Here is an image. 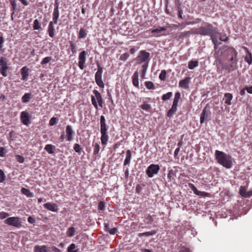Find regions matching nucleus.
Masks as SVG:
<instances>
[{
    "mask_svg": "<svg viewBox=\"0 0 252 252\" xmlns=\"http://www.w3.org/2000/svg\"><path fill=\"white\" fill-rule=\"evenodd\" d=\"M180 149L179 147H178L175 149V150L174 151V156L175 157H176L178 156L179 152L180 151Z\"/></svg>",
    "mask_w": 252,
    "mask_h": 252,
    "instance_id": "obj_64",
    "label": "nucleus"
},
{
    "mask_svg": "<svg viewBox=\"0 0 252 252\" xmlns=\"http://www.w3.org/2000/svg\"><path fill=\"white\" fill-rule=\"evenodd\" d=\"M141 108L147 111H148L150 110V109L151 108V105L148 103H144L141 105Z\"/></svg>",
    "mask_w": 252,
    "mask_h": 252,
    "instance_id": "obj_44",
    "label": "nucleus"
},
{
    "mask_svg": "<svg viewBox=\"0 0 252 252\" xmlns=\"http://www.w3.org/2000/svg\"><path fill=\"white\" fill-rule=\"evenodd\" d=\"M70 46L71 47V52L73 53H75L77 50L75 45L72 42H70Z\"/></svg>",
    "mask_w": 252,
    "mask_h": 252,
    "instance_id": "obj_56",
    "label": "nucleus"
},
{
    "mask_svg": "<svg viewBox=\"0 0 252 252\" xmlns=\"http://www.w3.org/2000/svg\"><path fill=\"white\" fill-rule=\"evenodd\" d=\"M174 171L172 170H170L167 174V178L169 181H171L174 179Z\"/></svg>",
    "mask_w": 252,
    "mask_h": 252,
    "instance_id": "obj_45",
    "label": "nucleus"
},
{
    "mask_svg": "<svg viewBox=\"0 0 252 252\" xmlns=\"http://www.w3.org/2000/svg\"><path fill=\"white\" fill-rule=\"evenodd\" d=\"M55 146H53L51 144L46 145L44 149L50 154H53L54 153V150H55Z\"/></svg>",
    "mask_w": 252,
    "mask_h": 252,
    "instance_id": "obj_25",
    "label": "nucleus"
},
{
    "mask_svg": "<svg viewBox=\"0 0 252 252\" xmlns=\"http://www.w3.org/2000/svg\"><path fill=\"white\" fill-rule=\"evenodd\" d=\"M32 97V94L31 93H26L22 97V101L23 103L28 102Z\"/></svg>",
    "mask_w": 252,
    "mask_h": 252,
    "instance_id": "obj_29",
    "label": "nucleus"
},
{
    "mask_svg": "<svg viewBox=\"0 0 252 252\" xmlns=\"http://www.w3.org/2000/svg\"><path fill=\"white\" fill-rule=\"evenodd\" d=\"M59 15H60V13H59V9H58L57 8H54V11L53 13V18H52L53 21H52V22H53L54 24H57L58 20L59 17Z\"/></svg>",
    "mask_w": 252,
    "mask_h": 252,
    "instance_id": "obj_19",
    "label": "nucleus"
},
{
    "mask_svg": "<svg viewBox=\"0 0 252 252\" xmlns=\"http://www.w3.org/2000/svg\"><path fill=\"white\" fill-rule=\"evenodd\" d=\"M138 76V71H135L132 76V84L136 87H139Z\"/></svg>",
    "mask_w": 252,
    "mask_h": 252,
    "instance_id": "obj_21",
    "label": "nucleus"
},
{
    "mask_svg": "<svg viewBox=\"0 0 252 252\" xmlns=\"http://www.w3.org/2000/svg\"><path fill=\"white\" fill-rule=\"evenodd\" d=\"M100 133H107V126L105 123V119L103 116L100 117Z\"/></svg>",
    "mask_w": 252,
    "mask_h": 252,
    "instance_id": "obj_15",
    "label": "nucleus"
},
{
    "mask_svg": "<svg viewBox=\"0 0 252 252\" xmlns=\"http://www.w3.org/2000/svg\"><path fill=\"white\" fill-rule=\"evenodd\" d=\"M76 246L75 244H70L67 248V252H79V249H75Z\"/></svg>",
    "mask_w": 252,
    "mask_h": 252,
    "instance_id": "obj_33",
    "label": "nucleus"
},
{
    "mask_svg": "<svg viewBox=\"0 0 252 252\" xmlns=\"http://www.w3.org/2000/svg\"><path fill=\"white\" fill-rule=\"evenodd\" d=\"M6 179V176L4 172L0 169V183H3Z\"/></svg>",
    "mask_w": 252,
    "mask_h": 252,
    "instance_id": "obj_40",
    "label": "nucleus"
},
{
    "mask_svg": "<svg viewBox=\"0 0 252 252\" xmlns=\"http://www.w3.org/2000/svg\"><path fill=\"white\" fill-rule=\"evenodd\" d=\"M15 158L17 161L19 163H23L25 160L24 157L20 155H16Z\"/></svg>",
    "mask_w": 252,
    "mask_h": 252,
    "instance_id": "obj_53",
    "label": "nucleus"
},
{
    "mask_svg": "<svg viewBox=\"0 0 252 252\" xmlns=\"http://www.w3.org/2000/svg\"><path fill=\"white\" fill-rule=\"evenodd\" d=\"M100 150V146L98 143H95L94 145V154L96 155L98 153Z\"/></svg>",
    "mask_w": 252,
    "mask_h": 252,
    "instance_id": "obj_46",
    "label": "nucleus"
},
{
    "mask_svg": "<svg viewBox=\"0 0 252 252\" xmlns=\"http://www.w3.org/2000/svg\"><path fill=\"white\" fill-rule=\"evenodd\" d=\"M217 32L216 29L210 24H207L206 27L192 29L190 31V33L193 34L209 36H212L213 34H216Z\"/></svg>",
    "mask_w": 252,
    "mask_h": 252,
    "instance_id": "obj_2",
    "label": "nucleus"
},
{
    "mask_svg": "<svg viewBox=\"0 0 252 252\" xmlns=\"http://www.w3.org/2000/svg\"><path fill=\"white\" fill-rule=\"evenodd\" d=\"M216 34H213L212 36H210L211 37V39L212 40V42L214 44V47L216 48L217 46L219 44L217 38L215 37Z\"/></svg>",
    "mask_w": 252,
    "mask_h": 252,
    "instance_id": "obj_43",
    "label": "nucleus"
},
{
    "mask_svg": "<svg viewBox=\"0 0 252 252\" xmlns=\"http://www.w3.org/2000/svg\"><path fill=\"white\" fill-rule=\"evenodd\" d=\"M87 53L85 51H83L80 53L78 57V66L81 69H83L85 67V63L86 61V55Z\"/></svg>",
    "mask_w": 252,
    "mask_h": 252,
    "instance_id": "obj_9",
    "label": "nucleus"
},
{
    "mask_svg": "<svg viewBox=\"0 0 252 252\" xmlns=\"http://www.w3.org/2000/svg\"><path fill=\"white\" fill-rule=\"evenodd\" d=\"M211 114V113L210 110V107L208 106V105H206L203 109L202 112L200 115V123L202 124L205 121H209L210 119Z\"/></svg>",
    "mask_w": 252,
    "mask_h": 252,
    "instance_id": "obj_7",
    "label": "nucleus"
},
{
    "mask_svg": "<svg viewBox=\"0 0 252 252\" xmlns=\"http://www.w3.org/2000/svg\"><path fill=\"white\" fill-rule=\"evenodd\" d=\"M54 23L53 22H50L49 24L48 27V32L49 33V35L51 37H53L55 35V29L53 26Z\"/></svg>",
    "mask_w": 252,
    "mask_h": 252,
    "instance_id": "obj_18",
    "label": "nucleus"
},
{
    "mask_svg": "<svg viewBox=\"0 0 252 252\" xmlns=\"http://www.w3.org/2000/svg\"><path fill=\"white\" fill-rule=\"evenodd\" d=\"M97 66L98 67V69L95 74V81L96 84L99 87L103 88L104 87V85L102 80L103 69L102 67L100 66L99 63H97Z\"/></svg>",
    "mask_w": 252,
    "mask_h": 252,
    "instance_id": "obj_6",
    "label": "nucleus"
},
{
    "mask_svg": "<svg viewBox=\"0 0 252 252\" xmlns=\"http://www.w3.org/2000/svg\"><path fill=\"white\" fill-rule=\"evenodd\" d=\"M52 60V58L51 57H47L44 58L41 62V64L42 65L46 64L49 63Z\"/></svg>",
    "mask_w": 252,
    "mask_h": 252,
    "instance_id": "obj_41",
    "label": "nucleus"
},
{
    "mask_svg": "<svg viewBox=\"0 0 252 252\" xmlns=\"http://www.w3.org/2000/svg\"><path fill=\"white\" fill-rule=\"evenodd\" d=\"M166 71L165 70H161L159 75V78L161 80H164L166 77Z\"/></svg>",
    "mask_w": 252,
    "mask_h": 252,
    "instance_id": "obj_48",
    "label": "nucleus"
},
{
    "mask_svg": "<svg viewBox=\"0 0 252 252\" xmlns=\"http://www.w3.org/2000/svg\"><path fill=\"white\" fill-rule=\"evenodd\" d=\"M189 77L181 80L179 83V87L185 89L188 88L189 84Z\"/></svg>",
    "mask_w": 252,
    "mask_h": 252,
    "instance_id": "obj_20",
    "label": "nucleus"
},
{
    "mask_svg": "<svg viewBox=\"0 0 252 252\" xmlns=\"http://www.w3.org/2000/svg\"><path fill=\"white\" fill-rule=\"evenodd\" d=\"M117 231L116 228H113L109 230V232L111 235H114L116 233Z\"/></svg>",
    "mask_w": 252,
    "mask_h": 252,
    "instance_id": "obj_60",
    "label": "nucleus"
},
{
    "mask_svg": "<svg viewBox=\"0 0 252 252\" xmlns=\"http://www.w3.org/2000/svg\"><path fill=\"white\" fill-rule=\"evenodd\" d=\"M166 29L165 27H159L158 28H157V29H153L152 30L151 32L153 33H157L158 34L161 32L166 31Z\"/></svg>",
    "mask_w": 252,
    "mask_h": 252,
    "instance_id": "obj_39",
    "label": "nucleus"
},
{
    "mask_svg": "<svg viewBox=\"0 0 252 252\" xmlns=\"http://www.w3.org/2000/svg\"><path fill=\"white\" fill-rule=\"evenodd\" d=\"M160 169L158 164H152L147 168L146 173L149 177L152 178L154 175L157 174Z\"/></svg>",
    "mask_w": 252,
    "mask_h": 252,
    "instance_id": "obj_8",
    "label": "nucleus"
},
{
    "mask_svg": "<svg viewBox=\"0 0 252 252\" xmlns=\"http://www.w3.org/2000/svg\"><path fill=\"white\" fill-rule=\"evenodd\" d=\"M247 54L245 58V61L249 64L252 63V54L247 49Z\"/></svg>",
    "mask_w": 252,
    "mask_h": 252,
    "instance_id": "obj_28",
    "label": "nucleus"
},
{
    "mask_svg": "<svg viewBox=\"0 0 252 252\" xmlns=\"http://www.w3.org/2000/svg\"><path fill=\"white\" fill-rule=\"evenodd\" d=\"M21 192L28 197H32L33 196L32 193L30 190L24 188H22Z\"/></svg>",
    "mask_w": 252,
    "mask_h": 252,
    "instance_id": "obj_35",
    "label": "nucleus"
},
{
    "mask_svg": "<svg viewBox=\"0 0 252 252\" xmlns=\"http://www.w3.org/2000/svg\"><path fill=\"white\" fill-rule=\"evenodd\" d=\"M157 233V231L156 230H152L151 231L149 232H146L144 233H141L138 234V236L139 237H143V236H152L155 234H156Z\"/></svg>",
    "mask_w": 252,
    "mask_h": 252,
    "instance_id": "obj_32",
    "label": "nucleus"
},
{
    "mask_svg": "<svg viewBox=\"0 0 252 252\" xmlns=\"http://www.w3.org/2000/svg\"><path fill=\"white\" fill-rule=\"evenodd\" d=\"M101 142L103 145L106 144L108 140V136L107 133H101Z\"/></svg>",
    "mask_w": 252,
    "mask_h": 252,
    "instance_id": "obj_31",
    "label": "nucleus"
},
{
    "mask_svg": "<svg viewBox=\"0 0 252 252\" xmlns=\"http://www.w3.org/2000/svg\"><path fill=\"white\" fill-rule=\"evenodd\" d=\"M44 207L50 211L57 212L58 211V206L55 203H47L43 205Z\"/></svg>",
    "mask_w": 252,
    "mask_h": 252,
    "instance_id": "obj_12",
    "label": "nucleus"
},
{
    "mask_svg": "<svg viewBox=\"0 0 252 252\" xmlns=\"http://www.w3.org/2000/svg\"><path fill=\"white\" fill-rule=\"evenodd\" d=\"M87 35V32L86 30L83 28H81L79 32L78 38H84L86 37Z\"/></svg>",
    "mask_w": 252,
    "mask_h": 252,
    "instance_id": "obj_30",
    "label": "nucleus"
},
{
    "mask_svg": "<svg viewBox=\"0 0 252 252\" xmlns=\"http://www.w3.org/2000/svg\"><path fill=\"white\" fill-rule=\"evenodd\" d=\"M148 67V63H144L142 65V73H141L142 77H143V78L144 77L146 72L147 71Z\"/></svg>",
    "mask_w": 252,
    "mask_h": 252,
    "instance_id": "obj_37",
    "label": "nucleus"
},
{
    "mask_svg": "<svg viewBox=\"0 0 252 252\" xmlns=\"http://www.w3.org/2000/svg\"><path fill=\"white\" fill-rule=\"evenodd\" d=\"M10 3L12 6V9L14 10L16 7V2L15 0H11Z\"/></svg>",
    "mask_w": 252,
    "mask_h": 252,
    "instance_id": "obj_59",
    "label": "nucleus"
},
{
    "mask_svg": "<svg viewBox=\"0 0 252 252\" xmlns=\"http://www.w3.org/2000/svg\"><path fill=\"white\" fill-rule=\"evenodd\" d=\"M4 38L2 36H0V47H3V44L4 43Z\"/></svg>",
    "mask_w": 252,
    "mask_h": 252,
    "instance_id": "obj_63",
    "label": "nucleus"
},
{
    "mask_svg": "<svg viewBox=\"0 0 252 252\" xmlns=\"http://www.w3.org/2000/svg\"><path fill=\"white\" fill-rule=\"evenodd\" d=\"M247 192L246 189L244 186H241L240 189V194L241 196L244 197V195L246 194Z\"/></svg>",
    "mask_w": 252,
    "mask_h": 252,
    "instance_id": "obj_49",
    "label": "nucleus"
},
{
    "mask_svg": "<svg viewBox=\"0 0 252 252\" xmlns=\"http://www.w3.org/2000/svg\"><path fill=\"white\" fill-rule=\"evenodd\" d=\"M7 61L6 58L1 57L0 59V68L7 67Z\"/></svg>",
    "mask_w": 252,
    "mask_h": 252,
    "instance_id": "obj_34",
    "label": "nucleus"
},
{
    "mask_svg": "<svg viewBox=\"0 0 252 252\" xmlns=\"http://www.w3.org/2000/svg\"><path fill=\"white\" fill-rule=\"evenodd\" d=\"M172 93L171 92H168L165 94H164L162 96V99L166 100L169 99L172 96Z\"/></svg>",
    "mask_w": 252,
    "mask_h": 252,
    "instance_id": "obj_42",
    "label": "nucleus"
},
{
    "mask_svg": "<svg viewBox=\"0 0 252 252\" xmlns=\"http://www.w3.org/2000/svg\"><path fill=\"white\" fill-rule=\"evenodd\" d=\"M145 86H146V88L148 89H154V88L153 83L151 81L146 82Z\"/></svg>",
    "mask_w": 252,
    "mask_h": 252,
    "instance_id": "obj_51",
    "label": "nucleus"
},
{
    "mask_svg": "<svg viewBox=\"0 0 252 252\" xmlns=\"http://www.w3.org/2000/svg\"><path fill=\"white\" fill-rule=\"evenodd\" d=\"M129 55L128 53H124L120 56V60L123 61H126L129 57Z\"/></svg>",
    "mask_w": 252,
    "mask_h": 252,
    "instance_id": "obj_50",
    "label": "nucleus"
},
{
    "mask_svg": "<svg viewBox=\"0 0 252 252\" xmlns=\"http://www.w3.org/2000/svg\"><path fill=\"white\" fill-rule=\"evenodd\" d=\"M65 132L66 134V137L68 141H71L73 139L74 132L72 130V127L70 125H67L66 126Z\"/></svg>",
    "mask_w": 252,
    "mask_h": 252,
    "instance_id": "obj_13",
    "label": "nucleus"
},
{
    "mask_svg": "<svg viewBox=\"0 0 252 252\" xmlns=\"http://www.w3.org/2000/svg\"><path fill=\"white\" fill-rule=\"evenodd\" d=\"M229 52L231 53L232 57L230 59V61L232 62V64L231 65V67L233 66V64L236 65L237 63V61L236 60V57L237 55V52L233 48L229 49Z\"/></svg>",
    "mask_w": 252,
    "mask_h": 252,
    "instance_id": "obj_16",
    "label": "nucleus"
},
{
    "mask_svg": "<svg viewBox=\"0 0 252 252\" xmlns=\"http://www.w3.org/2000/svg\"><path fill=\"white\" fill-rule=\"evenodd\" d=\"M177 111V107H174L173 106H172V107L171 109H170L168 112L167 116L169 117H172L173 114L176 112Z\"/></svg>",
    "mask_w": 252,
    "mask_h": 252,
    "instance_id": "obj_38",
    "label": "nucleus"
},
{
    "mask_svg": "<svg viewBox=\"0 0 252 252\" xmlns=\"http://www.w3.org/2000/svg\"><path fill=\"white\" fill-rule=\"evenodd\" d=\"M28 221L29 223L31 224H33L35 222L34 219L31 216L29 217L28 218Z\"/></svg>",
    "mask_w": 252,
    "mask_h": 252,
    "instance_id": "obj_57",
    "label": "nucleus"
},
{
    "mask_svg": "<svg viewBox=\"0 0 252 252\" xmlns=\"http://www.w3.org/2000/svg\"><path fill=\"white\" fill-rule=\"evenodd\" d=\"M4 223L7 225L20 228L22 226L21 219L18 217H11L8 218L4 220Z\"/></svg>",
    "mask_w": 252,
    "mask_h": 252,
    "instance_id": "obj_4",
    "label": "nucleus"
},
{
    "mask_svg": "<svg viewBox=\"0 0 252 252\" xmlns=\"http://www.w3.org/2000/svg\"><path fill=\"white\" fill-rule=\"evenodd\" d=\"M8 69L7 67H4V68H0V73L2 74L3 76H7V69Z\"/></svg>",
    "mask_w": 252,
    "mask_h": 252,
    "instance_id": "obj_55",
    "label": "nucleus"
},
{
    "mask_svg": "<svg viewBox=\"0 0 252 252\" xmlns=\"http://www.w3.org/2000/svg\"><path fill=\"white\" fill-rule=\"evenodd\" d=\"M74 150L76 153H80L81 151L82 150V148H81V146L78 144H75L74 145Z\"/></svg>",
    "mask_w": 252,
    "mask_h": 252,
    "instance_id": "obj_47",
    "label": "nucleus"
},
{
    "mask_svg": "<svg viewBox=\"0 0 252 252\" xmlns=\"http://www.w3.org/2000/svg\"><path fill=\"white\" fill-rule=\"evenodd\" d=\"M75 228L73 227H69L67 231L66 234L69 237H71L75 235Z\"/></svg>",
    "mask_w": 252,
    "mask_h": 252,
    "instance_id": "obj_26",
    "label": "nucleus"
},
{
    "mask_svg": "<svg viewBox=\"0 0 252 252\" xmlns=\"http://www.w3.org/2000/svg\"><path fill=\"white\" fill-rule=\"evenodd\" d=\"M150 55V53L145 50L140 51L139 55L136 58L137 63L141 64L144 63V64L148 63L149 64Z\"/></svg>",
    "mask_w": 252,
    "mask_h": 252,
    "instance_id": "obj_5",
    "label": "nucleus"
},
{
    "mask_svg": "<svg viewBox=\"0 0 252 252\" xmlns=\"http://www.w3.org/2000/svg\"><path fill=\"white\" fill-rule=\"evenodd\" d=\"M188 186L190 189L194 194L199 196H207L208 193L204 191H200L198 190L194 185L191 183L188 184Z\"/></svg>",
    "mask_w": 252,
    "mask_h": 252,
    "instance_id": "obj_11",
    "label": "nucleus"
},
{
    "mask_svg": "<svg viewBox=\"0 0 252 252\" xmlns=\"http://www.w3.org/2000/svg\"><path fill=\"white\" fill-rule=\"evenodd\" d=\"M29 68L27 66H24L21 69L22 79L23 80H27L29 76Z\"/></svg>",
    "mask_w": 252,
    "mask_h": 252,
    "instance_id": "obj_17",
    "label": "nucleus"
},
{
    "mask_svg": "<svg viewBox=\"0 0 252 252\" xmlns=\"http://www.w3.org/2000/svg\"><path fill=\"white\" fill-rule=\"evenodd\" d=\"M198 65V62L197 61H190L188 63V67L190 69H193Z\"/></svg>",
    "mask_w": 252,
    "mask_h": 252,
    "instance_id": "obj_27",
    "label": "nucleus"
},
{
    "mask_svg": "<svg viewBox=\"0 0 252 252\" xmlns=\"http://www.w3.org/2000/svg\"><path fill=\"white\" fill-rule=\"evenodd\" d=\"M93 95H91V101L92 104L95 109H98L99 106L101 108L103 107V99L100 93L97 90H94L93 91Z\"/></svg>",
    "mask_w": 252,
    "mask_h": 252,
    "instance_id": "obj_3",
    "label": "nucleus"
},
{
    "mask_svg": "<svg viewBox=\"0 0 252 252\" xmlns=\"http://www.w3.org/2000/svg\"><path fill=\"white\" fill-rule=\"evenodd\" d=\"M131 159V153L129 150H128L126 152V158L124 160V165H128L130 163Z\"/></svg>",
    "mask_w": 252,
    "mask_h": 252,
    "instance_id": "obj_22",
    "label": "nucleus"
},
{
    "mask_svg": "<svg viewBox=\"0 0 252 252\" xmlns=\"http://www.w3.org/2000/svg\"><path fill=\"white\" fill-rule=\"evenodd\" d=\"M33 250L34 252H50V249L45 245H36L34 247Z\"/></svg>",
    "mask_w": 252,
    "mask_h": 252,
    "instance_id": "obj_14",
    "label": "nucleus"
},
{
    "mask_svg": "<svg viewBox=\"0 0 252 252\" xmlns=\"http://www.w3.org/2000/svg\"><path fill=\"white\" fill-rule=\"evenodd\" d=\"M224 103L227 105H230L231 104V101L232 99L233 95L230 93H226L224 94Z\"/></svg>",
    "mask_w": 252,
    "mask_h": 252,
    "instance_id": "obj_23",
    "label": "nucleus"
},
{
    "mask_svg": "<svg viewBox=\"0 0 252 252\" xmlns=\"http://www.w3.org/2000/svg\"><path fill=\"white\" fill-rule=\"evenodd\" d=\"M215 157L218 163L224 167L230 168L232 166V158L230 155L217 150L215 151Z\"/></svg>",
    "mask_w": 252,
    "mask_h": 252,
    "instance_id": "obj_1",
    "label": "nucleus"
},
{
    "mask_svg": "<svg viewBox=\"0 0 252 252\" xmlns=\"http://www.w3.org/2000/svg\"><path fill=\"white\" fill-rule=\"evenodd\" d=\"M57 123V119L55 117L52 118L49 121V125L54 126Z\"/></svg>",
    "mask_w": 252,
    "mask_h": 252,
    "instance_id": "obj_54",
    "label": "nucleus"
},
{
    "mask_svg": "<svg viewBox=\"0 0 252 252\" xmlns=\"http://www.w3.org/2000/svg\"><path fill=\"white\" fill-rule=\"evenodd\" d=\"M252 196V190L247 191L246 194L244 195V197L249 198Z\"/></svg>",
    "mask_w": 252,
    "mask_h": 252,
    "instance_id": "obj_58",
    "label": "nucleus"
},
{
    "mask_svg": "<svg viewBox=\"0 0 252 252\" xmlns=\"http://www.w3.org/2000/svg\"><path fill=\"white\" fill-rule=\"evenodd\" d=\"M181 94L179 92H177L174 96L172 106L177 107L178 103L180 98Z\"/></svg>",
    "mask_w": 252,
    "mask_h": 252,
    "instance_id": "obj_24",
    "label": "nucleus"
},
{
    "mask_svg": "<svg viewBox=\"0 0 252 252\" xmlns=\"http://www.w3.org/2000/svg\"><path fill=\"white\" fill-rule=\"evenodd\" d=\"M9 216V214L5 212H0V219L3 220Z\"/></svg>",
    "mask_w": 252,
    "mask_h": 252,
    "instance_id": "obj_52",
    "label": "nucleus"
},
{
    "mask_svg": "<svg viewBox=\"0 0 252 252\" xmlns=\"http://www.w3.org/2000/svg\"><path fill=\"white\" fill-rule=\"evenodd\" d=\"M246 89L249 94H252V85L250 87H246Z\"/></svg>",
    "mask_w": 252,
    "mask_h": 252,
    "instance_id": "obj_62",
    "label": "nucleus"
},
{
    "mask_svg": "<svg viewBox=\"0 0 252 252\" xmlns=\"http://www.w3.org/2000/svg\"><path fill=\"white\" fill-rule=\"evenodd\" d=\"M33 29L34 30H37L41 29V25L37 19H35L33 21Z\"/></svg>",
    "mask_w": 252,
    "mask_h": 252,
    "instance_id": "obj_36",
    "label": "nucleus"
},
{
    "mask_svg": "<svg viewBox=\"0 0 252 252\" xmlns=\"http://www.w3.org/2000/svg\"><path fill=\"white\" fill-rule=\"evenodd\" d=\"M5 149L3 147H0V157H2L4 156Z\"/></svg>",
    "mask_w": 252,
    "mask_h": 252,
    "instance_id": "obj_61",
    "label": "nucleus"
},
{
    "mask_svg": "<svg viewBox=\"0 0 252 252\" xmlns=\"http://www.w3.org/2000/svg\"><path fill=\"white\" fill-rule=\"evenodd\" d=\"M20 119L21 122L26 126L30 124V116L28 112L23 111L21 112Z\"/></svg>",
    "mask_w": 252,
    "mask_h": 252,
    "instance_id": "obj_10",
    "label": "nucleus"
}]
</instances>
